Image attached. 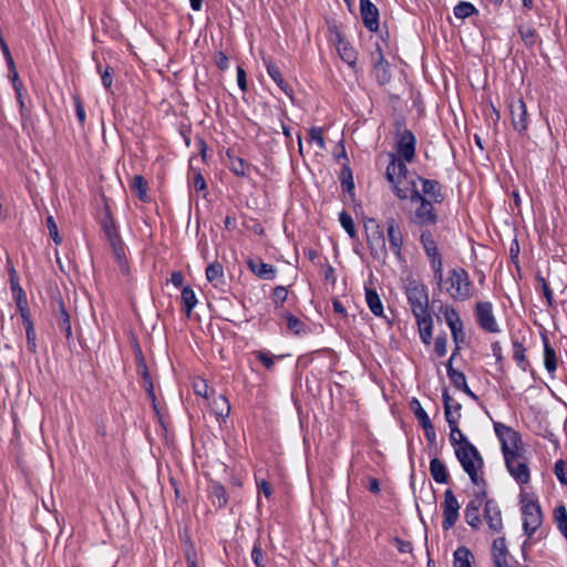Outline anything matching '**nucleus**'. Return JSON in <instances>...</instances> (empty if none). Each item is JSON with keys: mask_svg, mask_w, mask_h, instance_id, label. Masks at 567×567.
<instances>
[{"mask_svg": "<svg viewBox=\"0 0 567 567\" xmlns=\"http://www.w3.org/2000/svg\"><path fill=\"white\" fill-rule=\"evenodd\" d=\"M496 425L495 430L502 441V451L505 457V463L511 475L522 484L529 481V470L524 456L516 451L517 449V433L512 429Z\"/></svg>", "mask_w": 567, "mask_h": 567, "instance_id": "1", "label": "nucleus"}, {"mask_svg": "<svg viewBox=\"0 0 567 567\" xmlns=\"http://www.w3.org/2000/svg\"><path fill=\"white\" fill-rule=\"evenodd\" d=\"M437 285L455 301L470 299L474 291L473 282L467 271L463 268L450 270L447 278L445 280L442 279V282Z\"/></svg>", "mask_w": 567, "mask_h": 567, "instance_id": "2", "label": "nucleus"}, {"mask_svg": "<svg viewBox=\"0 0 567 567\" xmlns=\"http://www.w3.org/2000/svg\"><path fill=\"white\" fill-rule=\"evenodd\" d=\"M455 455L472 483L477 486L483 484L484 480L480 472L483 468L484 461L477 449L471 442H465L464 445L455 449Z\"/></svg>", "mask_w": 567, "mask_h": 567, "instance_id": "3", "label": "nucleus"}, {"mask_svg": "<svg viewBox=\"0 0 567 567\" xmlns=\"http://www.w3.org/2000/svg\"><path fill=\"white\" fill-rule=\"evenodd\" d=\"M443 403H444V413L446 422L449 423L451 433H450V441L451 444L458 447L461 445H464L465 442H468V440L465 437V435L461 432V430L457 426L458 419L461 416V404L453 400L449 393L445 391L443 393Z\"/></svg>", "mask_w": 567, "mask_h": 567, "instance_id": "4", "label": "nucleus"}, {"mask_svg": "<svg viewBox=\"0 0 567 567\" xmlns=\"http://www.w3.org/2000/svg\"><path fill=\"white\" fill-rule=\"evenodd\" d=\"M405 293L414 317L430 312L429 296L424 285L412 280L408 284Z\"/></svg>", "mask_w": 567, "mask_h": 567, "instance_id": "5", "label": "nucleus"}, {"mask_svg": "<svg viewBox=\"0 0 567 567\" xmlns=\"http://www.w3.org/2000/svg\"><path fill=\"white\" fill-rule=\"evenodd\" d=\"M109 248L112 249L120 270L123 275H128V262L126 257V246L122 240L117 227L109 216Z\"/></svg>", "mask_w": 567, "mask_h": 567, "instance_id": "6", "label": "nucleus"}, {"mask_svg": "<svg viewBox=\"0 0 567 567\" xmlns=\"http://www.w3.org/2000/svg\"><path fill=\"white\" fill-rule=\"evenodd\" d=\"M522 514L524 532L528 537H532L543 523V513L538 502L522 498Z\"/></svg>", "mask_w": 567, "mask_h": 567, "instance_id": "7", "label": "nucleus"}, {"mask_svg": "<svg viewBox=\"0 0 567 567\" xmlns=\"http://www.w3.org/2000/svg\"><path fill=\"white\" fill-rule=\"evenodd\" d=\"M414 202L419 203V206L410 217L411 223L417 226L435 225L437 223L439 215L434 208V203L422 196L421 193L419 194V197H415Z\"/></svg>", "mask_w": 567, "mask_h": 567, "instance_id": "8", "label": "nucleus"}, {"mask_svg": "<svg viewBox=\"0 0 567 567\" xmlns=\"http://www.w3.org/2000/svg\"><path fill=\"white\" fill-rule=\"evenodd\" d=\"M421 243L426 256L430 259L431 267L434 272V278L437 284L442 282V271H443V262L441 259V255L437 249V245L433 239V236L430 231L425 230L421 234Z\"/></svg>", "mask_w": 567, "mask_h": 567, "instance_id": "9", "label": "nucleus"}, {"mask_svg": "<svg viewBox=\"0 0 567 567\" xmlns=\"http://www.w3.org/2000/svg\"><path fill=\"white\" fill-rule=\"evenodd\" d=\"M508 107L514 130L518 134L525 135L529 124V114L525 102L522 99H516L511 101Z\"/></svg>", "mask_w": 567, "mask_h": 567, "instance_id": "10", "label": "nucleus"}, {"mask_svg": "<svg viewBox=\"0 0 567 567\" xmlns=\"http://www.w3.org/2000/svg\"><path fill=\"white\" fill-rule=\"evenodd\" d=\"M461 505L456 499L452 489H446L444 492V499L442 503L443 509V522L442 528L444 530H449L452 528L458 519Z\"/></svg>", "mask_w": 567, "mask_h": 567, "instance_id": "11", "label": "nucleus"}, {"mask_svg": "<svg viewBox=\"0 0 567 567\" xmlns=\"http://www.w3.org/2000/svg\"><path fill=\"white\" fill-rule=\"evenodd\" d=\"M393 192L400 199L415 200L419 197L420 190L416 185V178L405 174L396 183L392 185Z\"/></svg>", "mask_w": 567, "mask_h": 567, "instance_id": "12", "label": "nucleus"}, {"mask_svg": "<svg viewBox=\"0 0 567 567\" xmlns=\"http://www.w3.org/2000/svg\"><path fill=\"white\" fill-rule=\"evenodd\" d=\"M367 243L371 256L374 259L384 261L388 256L385 238L382 230H373L367 234Z\"/></svg>", "mask_w": 567, "mask_h": 567, "instance_id": "13", "label": "nucleus"}, {"mask_svg": "<svg viewBox=\"0 0 567 567\" xmlns=\"http://www.w3.org/2000/svg\"><path fill=\"white\" fill-rule=\"evenodd\" d=\"M415 143L416 140L413 133L409 130H404L396 143V152L399 157L403 158L405 162L411 163L415 154Z\"/></svg>", "mask_w": 567, "mask_h": 567, "instance_id": "14", "label": "nucleus"}, {"mask_svg": "<svg viewBox=\"0 0 567 567\" xmlns=\"http://www.w3.org/2000/svg\"><path fill=\"white\" fill-rule=\"evenodd\" d=\"M484 518L491 532L501 533L503 529L502 512L498 505L489 499L486 501L484 507Z\"/></svg>", "mask_w": 567, "mask_h": 567, "instance_id": "15", "label": "nucleus"}, {"mask_svg": "<svg viewBox=\"0 0 567 567\" xmlns=\"http://www.w3.org/2000/svg\"><path fill=\"white\" fill-rule=\"evenodd\" d=\"M476 316L482 329L488 332H497L498 326L492 312L489 302H478L476 306Z\"/></svg>", "mask_w": 567, "mask_h": 567, "instance_id": "16", "label": "nucleus"}, {"mask_svg": "<svg viewBox=\"0 0 567 567\" xmlns=\"http://www.w3.org/2000/svg\"><path fill=\"white\" fill-rule=\"evenodd\" d=\"M386 234L389 238L390 249L401 259V248L403 245V235L400 226L394 218H389L386 221Z\"/></svg>", "mask_w": 567, "mask_h": 567, "instance_id": "17", "label": "nucleus"}, {"mask_svg": "<svg viewBox=\"0 0 567 567\" xmlns=\"http://www.w3.org/2000/svg\"><path fill=\"white\" fill-rule=\"evenodd\" d=\"M360 11L363 23L370 31L379 28V10L370 0H360Z\"/></svg>", "mask_w": 567, "mask_h": 567, "instance_id": "18", "label": "nucleus"}, {"mask_svg": "<svg viewBox=\"0 0 567 567\" xmlns=\"http://www.w3.org/2000/svg\"><path fill=\"white\" fill-rule=\"evenodd\" d=\"M484 493L477 495L474 499L470 501L465 507V520L472 528L481 526L480 507L483 503Z\"/></svg>", "mask_w": 567, "mask_h": 567, "instance_id": "19", "label": "nucleus"}, {"mask_svg": "<svg viewBox=\"0 0 567 567\" xmlns=\"http://www.w3.org/2000/svg\"><path fill=\"white\" fill-rule=\"evenodd\" d=\"M417 179L422 183V196L430 199L434 204H440L443 202L444 196L439 182L420 177H417Z\"/></svg>", "mask_w": 567, "mask_h": 567, "instance_id": "20", "label": "nucleus"}, {"mask_svg": "<svg viewBox=\"0 0 567 567\" xmlns=\"http://www.w3.org/2000/svg\"><path fill=\"white\" fill-rule=\"evenodd\" d=\"M391 162L386 167L385 177L391 185L396 183L402 176L408 174V167L401 158L390 155Z\"/></svg>", "mask_w": 567, "mask_h": 567, "instance_id": "21", "label": "nucleus"}, {"mask_svg": "<svg viewBox=\"0 0 567 567\" xmlns=\"http://www.w3.org/2000/svg\"><path fill=\"white\" fill-rule=\"evenodd\" d=\"M337 43L336 48L339 53V56L350 66H354L357 63V52L350 45V43L344 40L340 33H337Z\"/></svg>", "mask_w": 567, "mask_h": 567, "instance_id": "22", "label": "nucleus"}, {"mask_svg": "<svg viewBox=\"0 0 567 567\" xmlns=\"http://www.w3.org/2000/svg\"><path fill=\"white\" fill-rule=\"evenodd\" d=\"M247 264L249 269L259 278L265 280L275 278L276 269L271 265L264 262L261 259H249Z\"/></svg>", "mask_w": 567, "mask_h": 567, "instance_id": "23", "label": "nucleus"}, {"mask_svg": "<svg viewBox=\"0 0 567 567\" xmlns=\"http://www.w3.org/2000/svg\"><path fill=\"white\" fill-rule=\"evenodd\" d=\"M430 474L433 480L439 484H447L450 482V475L447 473L446 465L437 457L430 461Z\"/></svg>", "mask_w": 567, "mask_h": 567, "instance_id": "24", "label": "nucleus"}, {"mask_svg": "<svg viewBox=\"0 0 567 567\" xmlns=\"http://www.w3.org/2000/svg\"><path fill=\"white\" fill-rule=\"evenodd\" d=\"M419 331H420V338L425 344L431 343L432 339V330H433V319L431 317V313H425L424 316L415 317Z\"/></svg>", "mask_w": 567, "mask_h": 567, "instance_id": "25", "label": "nucleus"}, {"mask_svg": "<svg viewBox=\"0 0 567 567\" xmlns=\"http://www.w3.org/2000/svg\"><path fill=\"white\" fill-rule=\"evenodd\" d=\"M206 278L214 287L221 288L225 285L224 267L219 262L208 265Z\"/></svg>", "mask_w": 567, "mask_h": 567, "instance_id": "26", "label": "nucleus"}, {"mask_svg": "<svg viewBox=\"0 0 567 567\" xmlns=\"http://www.w3.org/2000/svg\"><path fill=\"white\" fill-rule=\"evenodd\" d=\"M56 323L68 340L72 339V327L70 316L62 301L58 302Z\"/></svg>", "mask_w": 567, "mask_h": 567, "instance_id": "27", "label": "nucleus"}, {"mask_svg": "<svg viewBox=\"0 0 567 567\" xmlns=\"http://www.w3.org/2000/svg\"><path fill=\"white\" fill-rule=\"evenodd\" d=\"M365 301L369 309L374 316L381 317L383 315L382 301L374 289L365 288Z\"/></svg>", "mask_w": 567, "mask_h": 567, "instance_id": "28", "label": "nucleus"}, {"mask_svg": "<svg viewBox=\"0 0 567 567\" xmlns=\"http://www.w3.org/2000/svg\"><path fill=\"white\" fill-rule=\"evenodd\" d=\"M209 495L214 505H217L219 508L225 506L228 502L226 489L223 485L217 482H213L209 485Z\"/></svg>", "mask_w": 567, "mask_h": 567, "instance_id": "29", "label": "nucleus"}, {"mask_svg": "<svg viewBox=\"0 0 567 567\" xmlns=\"http://www.w3.org/2000/svg\"><path fill=\"white\" fill-rule=\"evenodd\" d=\"M454 567H473V555L465 546L457 547L454 551Z\"/></svg>", "mask_w": 567, "mask_h": 567, "instance_id": "30", "label": "nucleus"}, {"mask_svg": "<svg viewBox=\"0 0 567 567\" xmlns=\"http://www.w3.org/2000/svg\"><path fill=\"white\" fill-rule=\"evenodd\" d=\"M544 364L549 373H553L557 368L556 352L549 344L547 338H544Z\"/></svg>", "mask_w": 567, "mask_h": 567, "instance_id": "31", "label": "nucleus"}, {"mask_svg": "<svg viewBox=\"0 0 567 567\" xmlns=\"http://www.w3.org/2000/svg\"><path fill=\"white\" fill-rule=\"evenodd\" d=\"M131 188L134 194L143 202L148 200L147 182L141 175H135L131 183Z\"/></svg>", "mask_w": 567, "mask_h": 567, "instance_id": "32", "label": "nucleus"}, {"mask_svg": "<svg viewBox=\"0 0 567 567\" xmlns=\"http://www.w3.org/2000/svg\"><path fill=\"white\" fill-rule=\"evenodd\" d=\"M267 73L268 75L274 80L275 83L285 92L288 94V85L285 82L278 66L274 64L270 60H265Z\"/></svg>", "mask_w": 567, "mask_h": 567, "instance_id": "33", "label": "nucleus"}, {"mask_svg": "<svg viewBox=\"0 0 567 567\" xmlns=\"http://www.w3.org/2000/svg\"><path fill=\"white\" fill-rule=\"evenodd\" d=\"M452 360L453 357L450 358L446 367L447 375L451 382L454 384V386L462 390L463 388H466V378L463 372H460L452 367Z\"/></svg>", "mask_w": 567, "mask_h": 567, "instance_id": "34", "label": "nucleus"}, {"mask_svg": "<svg viewBox=\"0 0 567 567\" xmlns=\"http://www.w3.org/2000/svg\"><path fill=\"white\" fill-rule=\"evenodd\" d=\"M554 518L557 524V528L567 539V509L564 505L555 508Z\"/></svg>", "mask_w": 567, "mask_h": 567, "instance_id": "35", "label": "nucleus"}, {"mask_svg": "<svg viewBox=\"0 0 567 567\" xmlns=\"http://www.w3.org/2000/svg\"><path fill=\"white\" fill-rule=\"evenodd\" d=\"M213 410L217 416L226 417L230 412V404L225 396L219 395L213 401Z\"/></svg>", "mask_w": 567, "mask_h": 567, "instance_id": "36", "label": "nucleus"}, {"mask_svg": "<svg viewBox=\"0 0 567 567\" xmlns=\"http://www.w3.org/2000/svg\"><path fill=\"white\" fill-rule=\"evenodd\" d=\"M508 555V549L506 546L505 537H498L494 539L492 545V557L493 559L506 558Z\"/></svg>", "mask_w": 567, "mask_h": 567, "instance_id": "37", "label": "nucleus"}, {"mask_svg": "<svg viewBox=\"0 0 567 567\" xmlns=\"http://www.w3.org/2000/svg\"><path fill=\"white\" fill-rule=\"evenodd\" d=\"M444 318H445V321L451 330H455V328L463 326V322H462L458 313L452 307L445 308Z\"/></svg>", "mask_w": 567, "mask_h": 567, "instance_id": "38", "label": "nucleus"}, {"mask_svg": "<svg viewBox=\"0 0 567 567\" xmlns=\"http://www.w3.org/2000/svg\"><path fill=\"white\" fill-rule=\"evenodd\" d=\"M475 12V7L470 2L462 1L454 7V14L458 19L468 18Z\"/></svg>", "mask_w": 567, "mask_h": 567, "instance_id": "39", "label": "nucleus"}, {"mask_svg": "<svg viewBox=\"0 0 567 567\" xmlns=\"http://www.w3.org/2000/svg\"><path fill=\"white\" fill-rule=\"evenodd\" d=\"M182 300L186 307L187 313L189 315L197 303V298L194 290L189 287H185L182 291Z\"/></svg>", "mask_w": 567, "mask_h": 567, "instance_id": "40", "label": "nucleus"}, {"mask_svg": "<svg viewBox=\"0 0 567 567\" xmlns=\"http://www.w3.org/2000/svg\"><path fill=\"white\" fill-rule=\"evenodd\" d=\"M339 220H340V224L343 227V229L347 231V234L351 238H354L357 235V231L354 228V223H353L352 217L347 212H341L339 215Z\"/></svg>", "mask_w": 567, "mask_h": 567, "instance_id": "41", "label": "nucleus"}, {"mask_svg": "<svg viewBox=\"0 0 567 567\" xmlns=\"http://www.w3.org/2000/svg\"><path fill=\"white\" fill-rule=\"evenodd\" d=\"M16 302H17L18 310L21 315L23 324L33 323L30 318L27 297L23 296V297L16 298Z\"/></svg>", "mask_w": 567, "mask_h": 567, "instance_id": "42", "label": "nucleus"}, {"mask_svg": "<svg viewBox=\"0 0 567 567\" xmlns=\"http://www.w3.org/2000/svg\"><path fill=\"white\" fill-rule=\"evenodd\" d=\"M284 318L287 321L288 328L293 331V333L299 334L300 332L305 331V324L293 315L286 313Z\"/></svg>", "mask_w": 567, "mask_h": 567, "instance_id": "43", "label": "nucleus"}, {"mask_svg": "<svg viewBox=\"0 0 567 567\" xmlns=\"http://www.w3.org/2000/svg\"><path fill=\"white\" fill-rule=\"evenodd\" d=\"M47 228L49 230L50 237L56 245L62 244V237L59 234L58 225L53 218V216H48L47 218Z\"/></svg>", "mask_w": 567, "mask_h": 567, "instance_id": "44", "label": "nucleus"}, {"mask_svg": "<svg viewBox=\"0 0 567 567\" xmlns=\"http://www.w3.org/2000/svg\"><path fill=\"white\" fill-rule=\"evenodd\" d=\"M411 408L414 412V415L415 417L417 419V421L420 422V424H423L425 422H429L431 421L426 414V412L424 411V409L422 408L421 403L419 400L416 399H413L411 401Z\"/></svg>", "mask_w": 567, "mask_h": 567, "instance_id": "45", "label": "nucleus"}, {"mask_svg": "<svg viewBox=\"0 0 567 567\" xmlns=\"http://www.w3.org/2000/svg\"><path fill=\"white\" fill-rule=\"evenodd\" d=\"M309 141L316 143L320 150L326 148V142L322 135L321 127H311L309 130Z\"/></svg>", "mask_w": 567, "mask_h": 567, "instance_id": "46", "label": "nucleus"}, {"mask_svg": "<svg viewBox=\"0 0 567 567\" xmlns=\"http://www.w3.org/2000/svg\"><path fill=\"white\" fill-rule=\"evenodd\" d=\"M554 472L558 481L567 485V464L563 460L555 463Z\"/></svg>", "mask_w": 567, "mask_h": 567, "instance_id": "47", "label": "nucleus"}, {"mask_svg": "<svg viewBox=\"0 0 567 567\" xmlns=\"http://www.w3.org/2000/svg\"><path fill=\"white\" fill-rule=\"evenodd\" d=\"M229 169L237 176H245L246 163L241 158H231L229 163Z\"/></svg>", "mask_w": 567, "mask_h": 567, "instance_id": "48", "label": "nucleus"}, {"mask_svg": "<svg viewBox=\"0 0 567 567\" xmlns=\"http://www.w3.org/2000/svg\"><path fill=\"white\" fill-rule=\"evenodd\" d=\"M251 558L257 567H265L267 560L259 544H255L251 550Z\"/></svg>", "mask_w": 567, "mask_h": 567, "instance_id": "49", "label": "nucleus"}, {"mask_svg": "<svg viewBox=\"0 0 567 567\" xmlns=\"http://www.w3.org/2000/svg\"><path fill=\"white\" fill-rule=\"evenodd\" d=\"M24 327H25L28 349L34 353L37 351V343H35V331H34L33 323L24 324Z\"/></svg>", "mask_w": 567, "mask_h": 567, "instance_id": "50", "label": "nucleus"}, {"mask_svg": "<svg viewBox=\"0 0 567 567\" xmlns=\"http://www.w3.org/2000/svg\"><path fill=\"white\" fill-rule=\"evenodd\" d=\"M10 284H11V290L13 292L14 299L25 296L23 289L21 288L19 281H18L14 269H12L11 274H10Z\"/></svg>", "mask_w": 567, "mask_h": 567, "instance_id": "51", "label": "nucleus"}, {"mask_svg": "<svg viewBox=\"0 0 567 567\" xmlns=\"http://www.w3.org/2000/svg\"><path fill=\"white\" fill-rule=\"evenodd\" d=\"M288 297V290L284 286H278L274 290V302L277 307H280Z\"/></svg>", "mask_w": 567, "mask_h": 567, "instance_id": "52", "label": "nucleus"}, {"mask_svg": "<svg viewBox=\"0 0 567 567\" xmlns=\"http://www.w3.org/2000/svg\"><path fill=\"white\" fill-rule=\"evenodd\" d=\"M513 357L517 361L519 365H523L525 362V348L519 342H514L513 344ZM525 370V367H522Z\"/></svg>", "mask_w": 567, "mask_h": 567, "instance_id": "53", "label": "nucleus"}, {"mask_svg": "<svg viewBox=\"0 0 567 567\" xmlns=\"http://www.w3.org/2000/svg\"><path fill=\"white\" fill-rule=\"evenodd\" d=\"M451 333H452L453 340L456 344L455 351L452 355L454 358L456 352L460 350V344L465 341V333L463 331V326L455 328V330H451Z\"/></svg>", "mask_w": 567, "mask_h": 567, "instance_id": "54", "label": "nucleus"}, {"mask_svg": "<svg viewBox=\"0 0 567 567\" xmlns=\"http://www.w3.org/2000/svg\"><path fill=\"white\" fill-rule=\"evenodd\" d=\"M421 426L424 430L426 440L431 444H434L436 442V433H435V429H434L432 422L431 421L425 422V423L421 424Z\"/></svg>", "mask_w": 567, "mask_h": 567, "instance_id": "55", "label": "nucleus"}, {"mask_svg": "<svg viewBox=\"0 0 567 567\" xmlns=\"http://www.w3.org/2000/svg\"><path fill=\"white\" fill-rule=\"evenodd\" d=\"M434 349L439 357H444L446 354V338L444 336L436 337Z\"/></svg>", "mask_w": 567, "mask_h": 567, "instance_id": "56", "label": "nucleus"}, {"mask_svg": "<svg viewBox=\"0 0 567 567\" xmlns=\"http://www.w3.org/2000/svg\"><path fill=\"white\" fill-rule=\"evenodd\" d=\"M519 33L526 44L530 45L534 43V30H532L530 28H520Z\"/></svg>", "mask_w": 567, "mask_h": 567, "instance_id": "57", "label": "nucleus"}, {"mask_svg": "<svg viewBox=\"0 0 567 567\" xmlns=\"http://www.w3.org/2000/svg\"><path fill=\"white\" fill-rule=\"evenodd\" d=\"M215 63L220 70H227L229 68V60L223 52L217 53Z\"/></svg>", "mask_w": 567, "mask_h": 567, "instance_id": "58", "label": "nucleus"}, {"mask_svg": "<svg viewBox=\"0 0 567 567\" xmlns=\"http://www.w3.org/2000/svg\"><path fill=\"white\" fill-rule=\"evenodd\" d=\"M255 354L267 369L272 368L274 359L269 354L262 351H257Z\"/></svg>", "mask_w": 567, "mask_h": 567, "instance_id": "59", "label": "nucleus"}, {"mask_svg": "<svg viewBox=\"0 0 567 567\" xmlns=\"http://www.w3.org/2000/svg\"><path fill=\"white\" fill-rule=\"evenodd\" d=\"M74 106H75V113L76 117L80 123H83L85 121V111L84 107L78 96L74 97Z\"/></svg>", "mask_w": 567, "mask_h": 567, "instance_id": "60", "label": "nucleus"}, {"mask_svg": "<svg viewBox=\"0 0 567 567\" xmlns=\"http://www.w3.org/2000/svg\"><path fill=\"white\" fill-rule=\"evenodd\" d=\"M194 390L197 395L207 398L208 396V385L205 381H198L194 384Z\"/></svg>", "mask_w": 567, "mask_h": 567, "instance_id": "61", "label": "nucleus"}, {"mask_svg": "<svg viewBox=\"0 0 567 567\" xmlns=\"http://www.w3.org/2000/svg\"><path fill=\"white\" fill-rule=\"evenodd\" d=\"M237 83L241 91L245 92L247 90L246 73L240 66L237 69Z\"/></svg>", "mask_w": 567, "mask_h": 567, "instance_id": "62", "label": "nucleus"}, {"mask_svg": "<svg viewBox=\"0 0 567 567\" xmlns=\"http://www.w3.org/2000/svg\"><path fill=\"white\" fill-rule=\"evenodd\" d=\"M396 548L401 553H411L412 551V544L410 542H404L400 538L394 539Z\"/></svg>", "mask_w": 567, "mask_h": 567, "instance_id": "63", "label": "nucleus"}, {"mask_svg": "<svg viewBox=\"0 0 567 567\" xmlns=\"http://www.w3.org/2000/svg\"><path fill=\"white\" fill-rule=\"evenodd\" d=\"M194 187L198 192H203L206 189V182L200 173H196L194 177Z\"/></svg>", "mask_w": 567, "mask_h": 567, "instance_id": "64", "label": "nucleus"}]
</instances>
